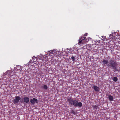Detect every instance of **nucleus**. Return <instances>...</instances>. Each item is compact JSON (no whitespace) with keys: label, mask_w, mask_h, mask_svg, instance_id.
Returning <instances> with one entry per match:
<instances>
[{"label":"nucleus","mask_w":120,"mask_h":120,"mask_svg":"<svg viewBox=\"0 0 120 120\" xmlns=\"http://www.w3.org/2000/svg\"><path fill=\"white\" fill-rule=\"evenodd\" d=\"M102 63H103L104 65H108L107 66L108 67L110 66L113 68L115 71L117 70L116 68L118 66V64L116 60L111 59L108 64V60H103Z\"/></svg>","instance_id":"1"},{"label":"nucleus","mask_w":120,"mask_h":120,"mask_svg":"<svg viewBox=\"0 0 120 120\" xmlns=\"http://www.w3.org/2000/svg\"><path fill=\"white\" fill-rule=\"evenodd\" d=\"M67 100L68 101L70 104L71 105H73L75 107H80L82 106V104L80 102H78V101L74 100L72 98H68Z\"/></svg>","instance_id":"2"},{"label":"nucleus","mask_w":120,"mask_h":120,"mask_svg":"<svg viewBox=\"0 0 120 120\" xmlns=\"http://www.w3.org/2000/svg\"><path fill=\"white\" fill-rule=\"evenodd\" d=\"M79 41L78 43L80 45L81 43L83 44L86 43L87 41V40L86 39V37L84 36L80 38Z\"/></svg>","instance_id":"3"},{"label":"nucleus","mask_w":120,"mask_h":120,"mask_svg":"<svg viewBox=\"0 0 120 120\" xmlns=\"http://www.w3.org/2000/svg\"><path fill=\"white\" fill-rule=\"evenodd\" d=\"M30 102L33 105H34L35 103H38V100L34 98H33V99H30Z\"/></svg>","instance_id":"4"},{"label":"nucleus","mask_w":120,"mask_h":120,"mask_svg":"<svg viewBox=\"0 0 120 120\" xmlns=\"http://www.w3.org/2000/svg\"><path fill=\"white\" fill-rule=\"evenodd\" d=\"M21 97L19 96H16L15 97V99H14L13 102L14 104L18 103L19 101L20 100Z\"/></svg>","instance_id":"5"},{"label":"nucleus","mask_w":120,"mask_h":120,"mask_svg":"<svg viewBox=\"0 0 120 120\" xmlns=\"http://www.w3.org/2000/svg\"><path fill=\"white\" fill-rule=\"evenodd\" d=\"M93 88L94 90L96 92L99 91L100 89L99 87L95 85L93 86Z\"/></svg>","instance_id":"6"},{"label":"nucleus","mask_w":120,"mask_h":120,"mask_svg":"<svg viewBox=\"0 0 120 120\" xmlns=\"http://www.w3.org/2000/svg\"><path fill=\"white\" fill-rule=\"evenodd\" d=\"M24 101L26 103H28L29 101V98L27 97H24Z\"/></svg>","instance_id":"7"},{"label":"nucleus","mask_w":120,"mask_h":120,"mask_svg":"<svg viewBox=\"0 0 120 120\" xmlns=\"http://www.w3.org/2000/svg\"><path fill=\"white\" fill-rule=\"evenodd\" d=\"M41 88L43 89L46 90L48 89V87L47 85H44L41 86Z\"/></svg>","instance_id":"8"},{"label":"nucleus","mask_w":120,"mask_h":120,"mask_svg":"<svg viewBox=\"0 0 120 120\" xmlns=\"http://www.w3.org/2000/svg\"><path fill=\"white\" fill-rule=\"evenodd\" d=\"M46 58H47V57L45 55L41 57L40 56L39 57V59L41 60H44Z\"/></svg>","instance_id":"9"},{"label":"nucleus","mask_w":120,"mask_h":120,"mask_svg":"<svg viewBox=\"0 0 120 120\" xmlns=\"http://www.w3.org/2000/svg\"><path fill=\"white\" fill-rule=\"evenodd\" d=\"M108 98L110 101H112L113 100V97L111 95H109L108 96Z\"/></svg>","instance_id":"10"},{"label":"nucleus","mask_w":120,"mask_h":120,"mask_svg":"<svg viewBox=\"0 0 120 120\" xmlns=\"http://www.w3.org/2000/svg\"><path fill=\"white\" fill-rule=\"evenodd\" d=\"M98 105H93V108L94 109L95 111H96L98 107Z\"/></svg>","instance_id":"11"},{"label":"nucleus","mask_w":120,"mask_h":120,"mask_svg":"<svg viewBox=\"0 0 120 120\" xmlns=\"http://www.w3.org/2000/svg\"><path fill=\"white\" fill-rule=\"evenodd\" d=\"M21 68V66H17L15 68V70L17 71H20V69Z\"/></svg>","instance_id":"12"},{"label":"nucleus","mask_w":120,"mask_h":120,"mask_svg":"<svg viewBox=\"0 0 120 120\" xmlns=\"http://www.w3.org/2000/svg\"><path fill=\"white\" fill-rule=\"evenodd\" d=\"M49 56H50L52 55H51V54H54V52L52 50H51L50 51H49Z\"/></svg>","instance_id":"13"},{"label":"nucleus","mask_w":120,"mask_h":120,"mask_svg":"<svg viewBox=\"0 0 120 120\" xmlns=\"http://www.w3.org/2000/svg\"><path fill=\"white\" fill-rule=\"evenodd\" d=\"M89 47H90V46H89V45H86L85 46H84L83 47V48H84V49H85V48L86 49H88L89 48H90Z\"/></svg>","instance_id":"14"},{"label":"nucleus","mask_w":120,"mask_h":120,"mask_svg":"<svg viewBox=\"0 0 120 120\" xmlns=\"http://www.w3.org/2000/svg\"><path fill=\"white\" fill-rule=\"evenodd\" d=\"M118 80L117 78L116 77H113V80L115 82H116Z\"/></svg>","instance_id":"15"},{"label":"nucleus","mask_w":120,"mask_h":120,"mask_svg":"<svg viewBox=\"0 0 120 120\" xmlns=\"http://www.w3.org/2000/svg\"><path fill=\"white\" fill-rule=\"evenodd\" d=\"M71 114H73L75 115L76 114L75 112L73 110H71Z\"/></svg>","instance_id":"16"},{"label":"nucleus","mask_w":120,"mask_h":120,"mask_svg":"<svg viewBox=\"0 0 120 120\" xmlns=\"http://www.w3.org/2000/svg\"><path fill=\"white\" fill-rule=\"evenodd\" d=\"M11 71L9 70H8L5 73V75H7V74L9 75V73L10 74V73Z\"/></svg>","instance_id":"17"},{"label":"nucleus","mask_w":120,"mask_h":120,"mask_svg":"<svg viewBox=\"0 0 120 120\" xmlns=\"http://www.w3.org/2000/svg\"><path fill=\"white\" fill-rule=\"evenodd\" d=\"M75 57H74L73 56H72L71 57V59H72V60L74 62L75 61Z\"/></svg>","instance_id":"18"},{"label":"nucleus","mask_w":120,"mask_h":120,"mask_svg":"<svg viewBox=\"0 0 120 120\" xmlns=\"http://www.w3.org/2000/svg\"><path fill=\"white\" fill-rule=\"evenodd\" d=\"M87 33H86L84 34V36H87Z\"/></svg>","instance_id":"19"},{"label":"nucleus","mask_w":120,"mask_h":120,"mask_svg":"<svg viewBox=\"0 0 120 120\" xmlns=\"http://www.w3.org/2000/svg\"><path fill=\"white\" fill-rule=\"evenodd\" d=\"M2 84H1L0 82V87H1V86H2Z\"/></svg>","instance_id":"20"}]
</instances>
